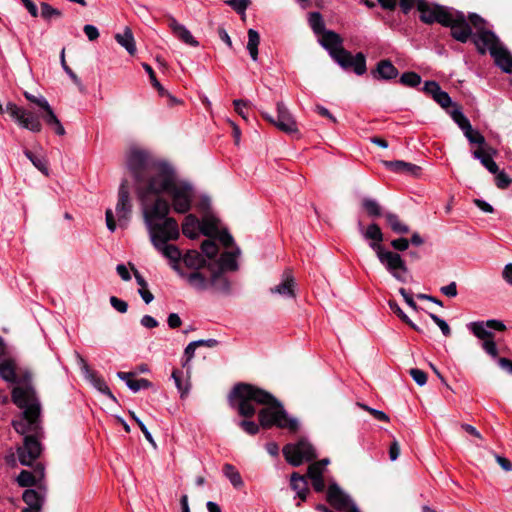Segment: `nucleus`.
I'll return each mask as SVG.
<instances>
[{"label": "nucleus", "mask_w": 512, "mask_h": 512, "mask_svg": "<svg viewBox=\"0 0 512 512\" xmlns=\"http://www.w3.org/2000/svg\"><path fill=\"white\" fill-rule=\"evenodd\" d=\"M163 257L169 260L170 267L195 291L204 292L209 290L212 293L225 296L231 294L232 284L230 280L224 275V272L213 269L210 264H208V274L204 271L185 272L180 265L181 250L178 247H170Z\"/></svg>", "instance_id": "20e7f679"}, {"label": "nucleus", "mask_w": 512, "mask_h": 512, "mask_svg": "<svg viewBox=\"0 0 512 512\" xmlns=\"http://www.w3.org/2000/svg\"><path fill=\"white\" fill-rule=\"evenodd\" d=\"M399 82L403 86L416 87L421 83V76L416 72H405L401 75Z\"/></svg>", "instance_id": "79ce46f5"}, {"label": "nucleus", "mask_w": 512, "mask_h": 512, "mask_svg": "<svg viewBox=\"0 0 512 512\" xmlns=\"http://www.w3.org/2000/svg\"><path fill=\"white\" fill-rule=\"evenodd\" d=\"M429 316L433 320V322L440 328L444 336L448 337L451 335V329L445 320H443L442 318L433 313H430Z\"/></svg>", "instance_id": "3c124183"}, {"label": "nucleus", "mask_w": 512, "mask_h": 512, "mask_svg": "<svg viewBox=\"0 0 512 512\" xmlns=\"http://www.w3.org/2000/svg\"><path fill=\"white\" fill-rule=\"evenodd\" d=\"M276 109V118L267 112H262L263 118L286 134L298 133L297 122L285 104L281 101L277 102Z\"/></svg>", "instance_id": "9b49d317"}, {"label": "nucleus", "mask_w": 512, "mask_h": 512, "mask_svg": "<svg viewBox=\"0 0 512 512\" xmlns=\"http://www.w3.org/2000/svg\"><path fill=\"white\" fill-rule=\"evenodd\" d=\"M130 415L135 420L137 425L139 426V428L142 431V433L144 434L146 440L148 442H150L153 446H156L155 441H154L151 433L147 429L146 425L133 412H131Z\"/></svg>", "instance_id": "13d9d810"}, {"label": "nucleus", "mask_w": 512, "mask_h": 512, "mask_svg": "<svg viewBox=\"0 0 512 512\" xmlns=\"http://www.w3.org/2000/svg\"><path fill=\"white\" fill-rule=\"evenodd\" d=\"M197 346H196V343L195 341L193 342H190L187 347L185 348L184 350V357H185V361L183 362V367H185L188 362H190L192 360V358L194 357L195 355V350H196Z\"/></svg>", "instance_id": "69168bd1"}, {"label": "nucleus", "mask_w": 512, "mask_h": 512, "mask_svg": "<svg viewBox=\"0 0 512 512\" xmlns=\"http://www.w3.org/2000/svg\"><path fill=\"white\" fill-rule=\"evenodd\" d=\"M41 17L46 21H51L52 19H57L62 17V12L52 7L50 4L46 2H42L41 5Z\"/></svg>", "instance_id": "4c0bfd02"}, {"label": "nucleus", "mask_w": 512, "mask_h": 512, "mask_svg": "<svg viewBox=\"0 0 512 512\" xmlns=\"http://www.w3.org/2000/svg\"><path fill=\"white\" fill-rule=\"evenodd\" d=\"M377 258L393 278L401 283L407 282L409 270L400 254L384 249L377 254Z\"/></svg>", "instance_id": "9d476101"}, {"label": "nucleus", "mask_w": 512, "mask_h": 512, "mask_svg": "<svg viewBox=\"0 0 512 512\" xmlns=\"http://www.w3.org/2000/svg\"><path fill=\"white\" fill-rule=\"evenodd\" d=\"M291 488L296 492L300 501H305L309 493L308 483L304 476L293 472L290 480Z\"/></svg>", "instance_id": "c756f323"}, {"label": "nucleus", "mask_w": 512, "mask_h": 512, "mask_svg": "<svg viewBox=\"0 0 512 512\" xmlns=\"http://www.w3.org/2000/svg\"><path fill=\"white\" fill-rule=\"evenodd\" d=\"M223 474L229 479L231 484L235 488H240L244 485L242 477L237 469L229 463L224 464L223 466Z\"/></svg>", "instance_id": "c9c22d12"}, {"label": "nucleus", "mask_w": 512, "mask_h": 512, "mask_svg": "<svg viewBox=\"0 0 512 512\" xmlns=\"http://www.w3.org/2000/svg\"><path fill=\"white\" fill-rule=\"evenodd\" d=\"M12 401L23 410L21 416L13 420L12 425L17 433H32L37 437L40 430V403L31 385L15 386L11 392Z\"/></svg>", "instance_id": "39448f33"}, {"label": "nucleus", "mask_w": 512, "mask_h": 512, "mask_svg": "<svg viewBox=\"0 0 512 512\" xmlns=\"http://www.w3.org/2000/svg\"><path fill=\"white\" fill-rule=\"evenodd\" d=\"M24 154L38 170L43 172L45 175L48 174L47 161L43 157L35 155L30 150H25Z\"/></svg>", "instance_id": "58836bf2"}, {"label": "nucleus", "mask_w": 512, "mask_h": 512, "mask_svg": "<svg viewBox=\"0 0 512 512\" xmlns=\"http://www.w3.org/2000/svg\"><path fill=\"white\" fill-rule=\"evenodd\" d=\"M24 96H25V98H26L28 101H30V102H32V103H34V104H36L37 106H39V107H40L41 109H43V110H45V109H48V108H49V103H48V101H47L44 97H42V96H40V97H36V96H34V95H32V94H30V93H28V92H25V93H24Z\"/></svg>", "instance_id": "bf43d9fd"}, {"label": "nucleus", "mask_w": 512, "mask_h": 512, "mask_svg": "<svg viewBox=\"0 0 512 512\" xmlns=\"http://www.w3.org/2000/svg\"><path fill=\"white\" fill-rule=\"evenodd\" d=\"M227 4L232 7L238 14H244L248 5L249 0H229Z\"/></svg>", "instance_id": "4d7b16f0"}, {"label": "nucleus", "mask_w": 512, "mask_h": 512, "mask_svg": "<svg viewBox=\"0 0 512 512\" xmlns=\"http://www.w3.org/2000/svg\"><path fill=\"white\" fill-rule=\"evenodd\" d=\"M442 26L449 27L453 39L460 43H466L470 40L473 31V25L462 11L450 9L448 15H442Z\"/></svg>", "instance_id": "6e6552de"}, {"label": "nucleus", "mask_w": 512, "mask_h": 512, "mask_svg": "<svg viewBox=\"0 0 512 512\" xmlns=\"http://www.w3.org/2000/svg\"><path fill=\"white\" fill-rule=\"evenodd\" d=\"M240 254V249L236 248L235 251L224 252L219 258L218 270L236 271L238 269L237 257Z\"/></svg>", "instance_id": "bb28decb"}, {"label": "nucleus", "mask_w": 512, "mask_h": 512, "mask_svg": "<svg viewBox=\"0 0 512 512\" xmlns=\"http://www.w3.org/2000/svg\"><path fill=\"white\" fill-rule=\"evenodd\" d=\"M309 25L313 32L321 35L319 40L323 48H325L331 58L343 69L353 70L357 75H363L366 72V58L362 52L353 56L343 47V39L341 36L332 31L325 29V23L319 12H311L309 14Z\"/></svg>", "instance_id": "7ed1b4c3"}, {"label": "nucleus", "mask_w": 512, "mask_h": 512, "mask_svg": "<svg viewBox=\"0 0 512 512\" xmlns=\"http://www.w3.org/2000/svg\"><path fill=\"white\" fill-rule=\"evenodd\" d=\"M467 328L475 337L483 341L494 338V334L490 331V329L496 331L506 330L505 324L502 321L496 319L470 322L467 324Z\"/></svg>", "instance_id": "ddd939ff"}, {"label": "nucleus", "mask_w": 512, "mask_h": 512, "mask_svg": "<svg viewBox=\"0 0 512 512\" xmlns=\"http://www.w3.org/2000/svg\"><path fill=\"white\" fill-rule=\"evenodd\" d=\"M360 407L370 413L376 420L389 422V416L385 412L371 408L365 404H361Z\"/></svg>", "instance_id": "5fc2aeb1"}, {"label": "nucleus", "mask_w": 512, "mask_h": 512, "mask_svg": "<svg viewBox=\"0 0 512 512\" xmlns=\"http://www.w3.org/2000/svg\"><path fill=\"white\" fill-rule=\"evenodd\" d=\"M371 74L375 79L391 80L398 76V69L390 60H381Z\"/></svg>", "instance_id": "a878e982"}, {"label": "nucleus", "mask_w": 512, "mask_h": 512, "mask_svg": "<svg viewBox=\"0 0 512 512\" xmlns=\"http://www.w3.org/2000/svg\"><path fill=\"white\" fill-rule=\"evenodd\" d=\"M126 166L134 180L150 241L163 256L170 247H177L169 241L177 240L180 230L176 219L168 216L169 202L160 195L168 194L173 210L185 214L192 207L194 188L189 182L180 180L171 165L156 160L144 150L131 149Z\"/></svg>", "instance_id": "f257e3e1"}, {"label": "nucleus", "mask_w": 512, "mask_h": 512, "mask_svg": "<svg viewBox=\"0 0 512 512\" xmlns=\"http://www.w3.org/2000/svg\"><path fill=\"white\" fill-rule=\"evenodd\" d=\"M358 230L362 237L369 241V247L376 253V255L384 250V247L381 244L384 240V235L377 223H371L365 228L363 224L359 222Z\"/></svg>", "instance_id": "a211bd4d"}, {"label": "nucleus", "mask_w": 512, "mask_h": 512, "mask_svg": "<svg viewBox=\"0 0 512 512\" xmlns=\"http://www.w3.org/2000/svg\"><path fill=\"white\" fill-rule=\"evenodd\" d=\"M199 224L195 215H187L182 223L183 234L190 239H195L198 236Z\"/></svg>", "instance_id": "7c9ffc66"}, {"label": "nucleus", "mask_w": 512, "mask_h": 512, "mask_svg": "<svg viewBox=\"0 0 512 512\" xmlns=\"http://www.w3.org/2000/svg\"><path fill=\"white\" fill-rule=\"evenodd\" d=\"M323 470L320 463H313L308 467L307 475L310 479H314L317 477H323Z\"/></svg>", "instance_id": "774afa93"}, {"label": "nucleus", "mask_w": 512, "mask_h": 512, "mask_svg": "<svg viewBox=\"0 0 512 512\" xmlns=\"http://www.w3.org/2000/svg\"><path fill=\"white\" fill-rule=\"evenodd\" d=\"M362 207L370 217L377 218L382 216V208L375 199L364 198Z\"/></svg>", "instance_id": "e433bc0d"}, {"label": "nucleus", "mask_w": 512, "mask_h": 512, "mask_svg": "<svg viewBox=\"0 0 512 512\" xmlns=\"http://www.w3.org/2000/svg\"><path fill=\"white\" fill-rule=\"evenodd\" d=\"M417 9L420 12V20L426 24L437 22L442 25V15H448L451 8L441 5H430L425 0H417Z\"/></svg>", "instance_id": "dca6fc26"}, {"label": "nucleus", "mask_w": 512, "mask_h": 512, "mask_svg": "<svg viewBox=\"0 0 512 512\" xmlns=\"http://www.w3.org/2000/svg\"><path fill=\"white\" fill-rule=\"evenodd\" d=\"M181 260L192 271H203L204 268H208L206 259L196 250H188L184 255L181 254Z\"/></svg>", "instance_id": "393cba45"}, {"label": "nucleus", "mask_w": 512, "mask_h": 512, "mask_svg": "<svg viewBox=\"0 0 512 512\" xmlns=\"http://www.w3.org/2000/svg\"><path fill=\"white\" fill-rule=\"evenodd\" d=\"M202 253L206 255L207 258L212 259L218 253V246L213 240H204L201 244Z\"/></svg>", "instance_id": "37998d69"}, {"label": "nucleus", "mask_w": 512, "mask_h": 512, "mask_svg": "<svg viewBox=\"0 0 512 512\" xmlns=\"http://www.w3.org/2000/svg\"><path fill=\"white\" fill-rule=\"evenodd\" d=\"M409 374L419 386H423L426 384L427 374L424 371L417 368H412L410 369Z\"/></svg>", "instance_id": "6e6d98bb"}, {"label": "nucleus", "mask_w": 512, "mask_h": 512, "mask_svg": "<svg viewBox=\"0 0 512 512\" xmlns=\"http://www.w3.org/2000/svg\"><path fill=\"white\" fill-rule=\"evenodd\" d=\"M382 164L390 171L395 173H402V166L404 165V161L402 160H394V161H388L384 160L382 161Z\"/></svg>", "instance_id": "052dcab7"}, {"label": "nucleus", "mask_w": 512, "mask_h": 512, "mask_svg": "<svg viewBox=\"0 0 512 512\" xmlns=\"http://www.w3.org/2000/svg\"><path fill=\"white\" fill-rule=\"evenodd\" d=\"M110 304L115 310H117L120 313H125L128 309V304L125 301L117 298L116 296L110 297Z\"/></svg>", "instance_id": "e2e57ef3"}, {"label": "nucleus", "mask_w": 512, "mask_h": 512, "mask_svg": "<svg viewBox=\"0 0 512 512\" xmlns=\"http://www.w3.org/2000/svg\"><path fill=\"white\" fill-rule=\"evenodd\" d=\"M44 478V467L37 464L33 471L22 470L17 476V483L20 487H31L37 485Z\"/></svg>", "instance_id": "4be33fe9"}, {"label": "nucleus", "mask_w": 512, "mask_h": 512, "mask_svg": "<svg viewBox=\"0 0 512 512\" xmlns=\"http://www.w3.org/2000/svg\"><path fill=\"white\" fill-rule=\"evenodd\" d=\"M440 85L435 81H426L423 87V90L428 95H431L432 98L440 91Z\"/></svg>", "instance_id": "338daca9"}, {"label": "nucleus", "mask_w": 512, "mask_h": 512, "mask_svg": "<svg viewBox=\"0 0 512 512\" xmlns=\"http://www.w3.org/2000/svg\"><path fill=\"white\" fill-rule=\"evenodd\" d=\"M117 375L121 380L125 381L128 388L133 392H138L141 389H147L151 386L149 380L144 378L134 379V374L130 372H118Z\"/></svg>", "instance_id": "cd10ccee"}, {"label": "nucleus", "mask_w": 512, "mask_h": 512, "mask_svg": "<svg viewBox=\"0 0 512 512\" xmlns=\"http://www.w3.org/2000/svg\"><path fill=\"white\" fill-rule=\"evenodd\" d=\"M116 42L121 45L131 56L135 55L137 48L133 33L129 27L124 29L123 33L115 35Z\"/></svg>", "instance_id": "c85d7f7f"}, {"label": "nucleus", "mask_w": 512, "mask_h": 512, "mask_svg": "<svg viewBox=\"0 0 512 512\" xmlns=\"http://www.w3.org/2000/svg\"><path fill=\"white\" fill-rule=\"evenodd\" d=\"M171 376L181 397L183 398L188 394L190 389V383L188 378L185 377L184 372L179 369H174Z\"/></svg>", "instance_id": "72a5a7b5"}, {"label": "nucleus", "mask_w": 512, "mask_h": 512, "mask_svg": "<svg viewBox=\"0 0 512 512\" xmlns=\"http://www.w3.org/2000/svg\"><path fill=\"white\" fill-rule=\"evenodd\" d=\"M238 426L247 434L255 435L259 432L260 423L257 424L255 421L248 420V418L238 422Z\"/></svg>", "instance_id": "a18cd8bd"}, {"label": "nucleus", "mask_w": 512, "mask_h": 512, "mask_svg": "<svg viewBox=\"0 0 512 512\" xmlns=\"http://www.w3.org/2000/svg\"><path fill=\"white\" fill-rule=\"evenodd\" d=\"M61 65L63 70L68 74V76L71 78V80L77 85L81 86V81L78 78V76L73 72V70L67 65L65 60V50L62 49L61 51Z\"/></svg>", "instance_id": "864d4df0"}, {"label": "nucleus", "mask_w": 512, "mask_h": 512, "mask_svg": "<svg viewBox=\"0 0 512 512\" xmlns=\"http://www.w3.org/2000/svg\"><path fill=\"white\" fill-rule=\"evenodd\" d=\"M490 55L496 66L506 73H512V55L502 43L493 49Z\"/></svg>", "instance_id": "b1692460"}, {"label": "nucleus", "mask_w": 512, "mask_h": 512, "mask_svg": "<svg viewBox=\"0 0 512 512\" xmlns=\"http://www.w3.org/2000/svg\"><path fill=\"white\" fill-rule=\"evenodd\" d=\"M115 211L117 215V222L114 218L112 209H107L105 212L106 225L110 232H114L116 230L117 223L119 227L126 228L131 218L132 202L127 180H123L120 184Z\"/></svg>", "instance_id": "423d86ee"}, {"label": "nucleus", "mask_w": 512, "mask_h": 512, "mask_svg": "<svg viewBox=\"0 0 512 512\" xmlns=\"http://www.w3.org/2000/svg\"><path fill=\"white\" fill-rule=\"evenodd\" d=\"M260 43V35L259 33L254 29L248 30V43H247V50L250 54V57L253 61H257L258 59V46Z\"/></svg>", "instance_id": "f704fd0d"}, {"label": "nucleus", "mask_w": 512, "mask_h": 512, "mask_svg": "<svg viewBox=\"0 0 512 512\" xmlns=\"http://www.w3.org/2000/svg\"><path fill=\"white\" fill-rule=\"evenodd\" d=\"M451 117L454 120V122L459 126V128L463 131V133L465 132V130L470 129L471 123L460 109H454L451 112Z\"/></svg>", "instance_id": "a19ab883"}, {"label": "nucleus", "mask_w": 512, "mask_h": 512, "mask_svg": "<svg viewBox=\"0 0 512 512\" xmlns=\"http://www.w3.org/2000/svg\"><path fill=\"white\" fill-rule=\"evenodd\" d=\"M326 500L335 510L340 512L347 510L355 504L350 496L344 493L336 483L329 485Z\"/></svg>", "instance_id": "6ab92c4d"}, {"label": "nucleus", "mask_w": 512, "mask_h": 512, "mask_svg": "<svg viewBox=\"0 0 512 512\" xmlns=\"http://www.w3.org/2000/svg\"><path fill=\"white\" fill-rule=\"evenodd\" d=\"M43 111L44 114L42 115V118L46 122V124L52 127L57 135L63 136L65 134V129L61 124L60 120L58 119V117L53 112L51 106L49 105V108Z\"/></svg>", "instance_id": "473e14b6"}, {"label": "nucleus", "mask_w": 512, "mask_h": 512, "mask_svg": "<svg viewBox=\"0 0 512 512\" xmlns=\"http://www.w3.org/2000/svg\"><path fill=\"white\" fill-rule=\"evenodd\" d=\"M295 279L290 269H286L282 274L280 284L270 288L272 294H279L285 298H295Z\"/></svg>", "instance_id": "412c9836"}, {"label": "nucleus", "mask_w": 512, "mask_h": 512, "mask_svg": "<svg viewBox=\"0 0 512 512\" xmlns=\"http://www.w3.org/2000/svg\"><path fill=\"white\" fill-rule=\"evenodd\" d=\"M482 348L493 359H498V348L494 341V338L483 341Z\"/></svg>", "instance_id": "603ef678"}, {"label": "nucleus", "mask_w": 512, "mask_h": 512, "mask_svg": "<svg viewBox=\"0 0 512 512\" xmlns=\"http://www.w3.org/2000/svg\"><path fill=\"white\" fill-rule=\"evenodd\" d=\"M420 172H421V168L419 166L404 161V165L402 166L401 174L419 176Z\"/></svg>", "instance_id": "680f3d73"}, {"label": "nucleus", "mask_w": 512, "mask_h": 512, "mask_svg": "<svg viewBox=\"0 0 512 512\" xmlns=\"http://www.w3.org/2000/svg\"><path fill=\"white\" fill-rule=\"evenodd\" d=\"M0 378L8 383L17 384L16 386L31 385L30 373L25 372L20 376L16 363L13 359H5L0 363Z\"/></svg>", "instance_id": "2eb2a0df"}, {"label": "nucleus", "mask_w": 512, "mask_h": 512, "mask_svg": "<svg viewBox=\"0 0 512 512\" xmlns=\"http://www.w3.org/2000/svg\"><path fill=\"white\" fill-rule=\"evenodd\" d=\"M434 101L437 102L442 108H448L452 105V100L449 94L442 89L434 95Z\"/></svg>", "instance_id": "09e8293b"}, {"label": "nucleus", "mask_w": 512, "mask_h": 512, "mask_svg": "<svg viewBox=\"0 0 512 512\" xmlns=\"http://www.w3.org/2000/svg\"><path fill=\"white\" fill-rule=\"evenodd\" d=\"M40 453L41 444L35 435H26L23 445L17 449L19 461L24 466H31Z\"/></svg>", "instance_id": "4468645a"}, {"label": "nucleus", "mask_w": 512, "mask_h": 512, "mask_svg": "<svg viewBox=\"0 0 512 512\" xmlns=\"http://www.w3.org/2000/svg\"><path fill=\"white\" fill-rule=\"evenodd\" d=\"M410 242L407 238L401 237L391 241V246L396 251H405L409 248Z\"/></svg>", "instance_id": "0e129e2a"}, {"label": "nucleus", "mask_w": 512, "mask_h": 512, "mask_svg": "<svg viewBox=\"0 0 512 512\" xmlns=\"http://www.w3.org/2000/svg\"><path fill=\"white\" fill-rule=\"evenodd\" d=\"M6 111L22 128L33 133H39L42 130L40 116L35 113L19 107L12 102L6 105Z\"/></svg>", "instance_id": "f8f14e48"}, {"label": "nucleus", "mask_w": 512, "mask_h": 512, "mask_svg": "<svg viewBox=\"0 0 512 512\" xmlns=\"http://www.w3.org/2000/svg\"><path fill=\"white\" fill-rule=\"evenodd\" d=\"M78 363L85 378L102 394L108 396L110 399L115 400L113 393L110 391L108 385L102 377H100L95 371H93L86 360L79 354H77Z\"/></svg>", "instance_id": "aec40b11"}, {"label": "nucleus", "mask_w": 512, "mask_h": 512, "mask_svg": "<svg viewBox=\"0 0 512 512\" xmlns=\"http://www.w3.org/2000/svg\"><path fill=\"white\" fill-rule=\"evenodd\" d=\"M168 26L173 34L187 45L197 47L199 42L193 37L191 32L182 24H180L173 16H168Z\"/></svg>", "instance_id": "5701e85b"}, {"label": "nucleus", "mask_w": 512, "mask_h": 512, "mask_svg": "<svg viewBox=\"0 0 512 512\" xmlns=\"http://www.w3.org/2000/svg\"><path fill=\"white\" fill-rule=\"evenodd\" d=\"M233 105L235 108V111L244 119H248V114L246 112V108L250 105V102L248 100L243 99H236L233 101Z\"/></svg>", "instance_id": "8fccbe9b"}, {"label": "nucleus", "mask_w": 512, "mask_h": 512, "mask_svg": "<svg viewBox=\"0 0 512 512\" xmlns=\"http://www.w3.org/2000/svg\"><path fill=\"white\" fill-rule=\"evenodd\" d=\"M228 402L230 407L244 418L255 415V405H263L258 418L260 426L264 429L276 426L296 432L299 428L298 420L289 417L283 405L271 393L252 384H236L228 395Z\"/></svg>", "instance_id": "f03ea898"}, {"label": "nucleus", "mask_w": 512, "mask_h": 512, "mask_svg": "<svg viewBox=\"0 0 512 512\" xmlns=\"http://www.w3.org/2000/svg\"><path fill=\"white\" fill-rule=\"evenodd\" d=\"M469 20L475 32L470 40L480 55L491 53L500 43L499 37L490 29L486 28V20L476 13H469Z\"/></svg>", "instance_id": "0eeeda50"}, {"label": "nucleus", "mask_w": 512, "mask_h": 512, "mask_svg": "<svg viewBox=\"0 0 512 512\" xmlns=\"http://www.w3.org/2000/svg\"><path fill=\"white\" fill-rule=\"evenodd\" d=\"M495 175V185L497 186V188L503 190L511 185L512 179L506 172L499 171Z\"/></svg>", "instance_id": "49530a36"}, {"label": "nucleus", "mask_w": 512, "mask_h": 512, "mask_svg": "<svg viewBox=\"0 0 512 512\" xmlns=\"http://www.w3.org/2000/svg\"><path fill=\"white\" fill-rule=\"evenodd\" d=\"M22 499L27 506L21 512H42L46 501L45 486L40 484L38 490L26 489L23 492Z\"/></svg>", "instance_id": "f3484780"}, {"label": "nucleus", "mask_w": 512, "mask_h": 512, "mask_svg": "<svg viewBox=\"0 0 512 512\" xmlns=\"http://www.w3.org/2000/svg\"><path fill=\"white\" fill-rule=\"evenodd\" d=\"M142 66L145 69V71L148 73L152 86L154 88H156L161 95H164L165 89L160 84V82L157 80L155 72L152 69V67L147 63H143Z\"/></svg>", "instance_id": "de8ad7c7"}, {"label": "nucleus", "mask_w": 512, "mask_h": 512, "mask_svg": "<svg viewBox=\"0 0 512 512\" xmlns=\"http://www.w3.org/2000/svg\"><path fill=\"white\" fill-rule=\"evenodd\" d=\"M465 137L471 144H478L480 147L485 145V137L477 130H474L472 126L469 130H465Z\"/></svg>", "instance_id": "c03bdc74"}, {"label": "nucleus", "mask_w": 512, "mask_h": 512, "mask_svg": "<svg viewBox=\"0 0 512 512\" xmlns=\"http://www.w3.org/2000/svg\"><path fill=\"white\" fill-rule=\"evenodd\" d=\"M387 225L391 228V230L396 234H407L409 232V227L405 223H403L399 216L392 212H386L384 214Z\"/></svg>", "instance_id": "2f4dec72"}, {"label": "nucleus", "mask_w": 512, "mask_h": 512, "mask_svg": "<svg viewBox=\"0 0 512 512\" xmlns=\"http://www.w3.org/2000/svg\"><path fill=\"white\" fill-rule=\"evenodd\" d=\"M390 309L407 325H409L412 329L416 331H420L419 327L413 323L410 318L403 312L397 302L390 300L389 301Z\"/></svg>", "instance_id": "ea45409f"}, {"label": "nucleus", "mask_w": 512, "mask_h": 512, "mask_svg": "<svg viewBox=\"0 0 512 512\" xmlns=\"http://www.w3.org/2000/svg\"><path fill=\"white\" fill-rule=\"evenodd\" d=\"M282 452L285 460L294 467L300 466L304 462H311L317 457L315 448L306 439L286 444Z\"/></svg>", "instance_id": "1a4fd4ad"}]
</instances>
